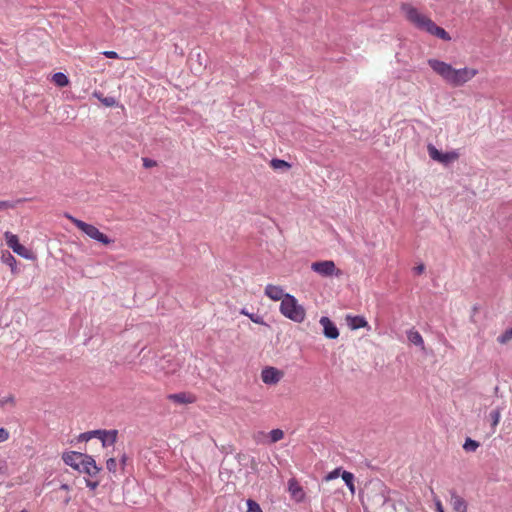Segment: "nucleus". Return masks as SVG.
Returning a JSON list of instances; mask_svg holds the SVG:
<instances>
[{
    "label": "nucleus",
    "mask_w": 512,
    "mask_h": 512,
    "mask_svg": "<svg viewBox=\"0 0 512 512\" xmlns=\"http://www.w3.org/2000/svg\"><path fill=\"white\" fill-rule=\"evenodd\" d=\"M428 64L435 73L453 87L463 86L478 74V70L474 68L455 69L450 64L437 59H429Z\"/></svg>",
    "instance_id": "f257e3e1"
},
{
    "label": "nucleus",
    "mask_w": 512,
    "mask_h": 512,
    "mask_svg": "<svg viewBox=\"0 0 512 512\" xmlns=\"http://www.w3.org/2000/svg\"><path fill=\"white\" fill-rule=\"evenodd\" d=\"M401 10L405 14L406 18L418 29L424 30L445 41H449L451 39L449 34L443 28L437 26L430 18L421 14L412 5L403 3L401 5Z\"/></svg>",
    "instance_id": "f03ea898"
},
{
    "label": "nucleus",
    "mask_w": 512,
    "mask_h": 512,
    "mask_svg": "<svg viewBox=\"0 0 512 512\" xmlns=\"http://www.w3.org/2000/svg\"><path fill=\"white\" fill-rule=\"evenodd\" d=\"M280 312L286 318L296 322L302 323L306 316V311L302 305L298 303V300L290 294H286L280 304Z\"/></svg>",
    "instance_id": "7ed1b4c3"
},
{
    "label": "nucleus",
    "mask_w": 512,
    "mask_h": 512,
    "mask_svg": "<svg viewBox=\"0 0 512 512\" xmlns=\"http://www.w3.org/2000/svg\"><path fill=\"white\" fill-rule=\"evenodd\" d=\"M66 217L79 229L81 230L85 235H87L89 238L103 244V245H109L113 243V240L110 239L107 235L102 233L97 227H95L92 224H88L82 220H79L71 215H66Z\"/></svg>",
    "instance_id": "20e7f679"
},
{
    "label": "nucleus",
    "mask_w": 512,
    "mask_h": 512,
    "mask_svg": "<svg viewBox=\"0 0 512 512\" xmlns=\"http://www.w3.org/2000/svg\"><path fill=\"white\" fill-rule=\"evenodd\" d=\"M311 269L322 277H339L342 275V271L338 269L335 263L331 260L313 262L311 264Z\"/></svg>",
    "instance_id": "39448f33"
},
{
    "label": "nucleus",
    "mask_w": 512,
    "mask_h": 512,
    "mask_svg": "<svg viewBox=\"0 0 512 512\" xmlns=\"http://www.w3.org/2000/svg\"><path fill=\"white\" fill-rule=\"evenodd\" d=\"M93 438L101 441L103 447H109L116 443L118 431L117 430H92Z\"/></svg>",
    "instance_id": "423d86ee"
},
{
    "label": "nucleus",
    "mask_w": 512,
    "mask_h": 512,
    "mask_svg": "<svg viewBox=\"0 0 512 512\" xmlns=\"http://www.w3.org/2000/svg\"><path fill=\"white\" fill-rule=\"evenodd\" d=\"M86 456H87V454H84L81 452L70 451V452H65L62 455V459L66 465H69L73 469L79 471Z\"/></svg>",
    "instance_id": "0eeeda50"
},
{
    "label": "nucleus",
    "mask_w": 512,
    "mask_h": 512,
    "mask_svg": "<svg viewBox=\"0 0 512 512\" xmlns=\"http://www.w3.org/2000/svg\"><path fill=\"white\" fill-rule=\"evenodd\" d=\"M283 377V372L274 367H266L261 372V379L267 385L277 384Z\"/></svg>",
    "instance_id": "6e6552de"
},
{
    "label": "nucleus",
    "mask_w": 512,
    "mask_h": 512,
    "mask_svg": "<svg viewBox=\"0 0 512 512\" xmlns=\"http://www.w3.org/2000/svg\"><path fill=\"white\" fill-rule=\"evenodd\" d=\"M319 323L323 327V334L326 338L337 339L339 337V330L330 318L322 316Z\"/></svg>",
    "instance_id": "1a4fd4ad"
},
{
    "label": "nucleus",
    "mask_w": 512,
    "mask_h": 512,
    "mask_svg": "<svg viewBox=\"0 0 512 512\" xmlns=\"http://www.w3.org/2000/svg\"><path fill=\"white\" fill-rule=\"evenodd\" d=\"M100 471L101 467L97 466L95 460L90 455L85 457L84 462L79 469V472L85 473L91 478L96 477Z\"/></svg>",
    "instance_id": "9d476101"
},
{
    "label": "nucleus",
    "mask_w": 512,
    "mask_h": 512,
    "mask_svg": "<svg viewBox=\"0 0 512 512\" xmlns=\"http://www.w3.org/2000/svg\"><path fill=\"white\" fill-rule=\"evenodd\" d=\"M450 504L455 512H467V502L460 497L457 492L452 489L450 490Z\"/></svg>",
    "instance_id": "9b49d317"
},
{
    "label": "nucleus",
    "mask_w": 512,
    "mask_h": 512,
    "mask_svg": "<svg viewBox=\"0 0 512 512\" xmlns=\"http://www.w3.org/2000/svg\"><path fill=\"white\" fill-rule=\"evenodd\" d=\"M286 294L280 286L268 284L265 287V295L274 301H282Z\"/></svg>",
    "instance_id": "f8f14e48"
},
{
    "label": "nucleus",
    "mask_w": 512,
    "mask_h": 512,
    "mask_svg": "<svg viewBox=\"0 0 512 512\" xmlns=\"http://www.w3.org/2000/svg\"><path fill=\"white\" fill-rule=\"evenodd\" d=\"M346 322H347V325L352 330H356V329H360V328H364V327L368 326V322L362 316L347 315Z\"/></svg>",
    "instance_id": "ddd939ff"
},
{
    "label": "nucleus",
    "mask_w": 512,
    "mask_h": 512,
    "mask_svg": "<svg viewBox=\"0 0 512 512\" xmlns=\"http://www.w3.org/2000/svg\"><path fill=\"white\" fill-rule=\"evenodd\" d=\"M1 261L11 268L13 274L17 273V260L9 251H2Z\"/></svg>",
    "instance_id": "4468645a"
},
{
    "label": "nucleus",
    "mask_w": 512,
    "mask_h": 512,
    "mask_svg": "<svg viewBox=\"0 0 512 512\" xmlns=\"http://www.w3.org/2000/svg\"><path fill=\"white\" fill-rule=\"evenodd\" d=\"M289 492L291 493V496L296 500V501H302L305 494L302 490V488L298 485V483L295 481V480H290L289 481Z\"/></svg>",
    "instance_id": "2eb2a0df"
},
{
    "label": "nucleus",
    "mask_w": 512,
    "mask_h": 512,
    "mask_svg": "<svg viewBox=\"0 0 512 512\" xmlns=\"http://www.w3.org/2000/svg\"><path fill=\"white\" fill-rule=\"evenodd\" d=\"M373 489L377 492L375 495V502L381 505H384L387 501V497L385 495V486L381 482H377L373 485Z\"/></svg>",
    "instance_id": "dca6fc26"
},
{
    "label": "nucleus",
    "mask_w": 512,
    "mask_h": 512,
    "mask_svg": "<svg viewBox=\"0 0 512 512\" xmlns=\"http://www.w3.org/2000/svg\"><path fill=\"white\" fill-rule=\"evenodd\" d=\"M407 338L410 343L420 347L422 350L425 349L424 340L421 334L416 330H409L407 332Z\"/></svg>",
    "instance_id": "f3484780"
},
{
    "label": "nucleus",
    "mask_w": 512,
    "mask_h": 512,
    "mask_svg": "<svg viewBox=\"0 0 512 512\" xmlns=\"http://www.w3.org/2000/svg\"><path fill=\"white\" fill-rule=\"evenodd\" d=\"M169 399L179 404H187L194 402L195 397L187 393H176L169 395Z\"/></svg>",
    "instance_id": "a211bd4d"
},
{
    "label": "nucleus",
    "mask_w": 512,
    "mask_h": 512,
    "mask_svg": "<svg viewBox=\"0 0 512 512\" xmlns=\"http://www.w3.org/2000/svg\"><path fill=\"white\" fill-rule=\"evenodd\" d=\"M343 481L352 494L355 493L354 475L351 472L343 471L341 474Z\"/></svg>",
    "instance_id": "6ab92c4d"
},
{
    "label": "nucleus",
    "mask_w": 512,
    "mask_h": 512,
    "mask_svg": "<svg viewBox=\"0 0 512 512\" xmlns=\"http://www.w3.org/2000/svg\"><path fill=\"white\" fill-rule=\"evenodd\" d=\"M13 252L28 260H33L35 258L33 252L26 248L25 246H23L22 244L17 246L16 249L13 250Z\"/></svg>",
    "instance_id": "aec40b11"
},
{
    "label": "nucleus",
    "mask_w": 512,
    "mask_h": 512,
    "mask_svg": "<svg viewBox=\"0 0 512 512\" xmlns=\"http://www.w3.org/2000/svg\"><path fill=\"white\" fill-rule=\"evenodd\" d=\"M4 237L6 240V244L12 250H15L16 247L20 245L17 235L7 231L5 232Z\"/></svg>",
    "instance_id": "412c9836"
},
{
    "label": "nucleus",
    "mask_w": 512,
    "mask_h": 512,
    "mask_svg": "<svg viewBox=\"0 0 512 512\" xmlns=\"http://www.w3.org/2000/svg\"><path fill=\"white\" fill-rule=\"evenodd\" d=\"M52 80L59 87H65L69 84L68 77L62 72L55 73L52 77Z\"/></svg>",
    "instance_id": "4be33fe9"
},
{
    "label": "nucleus",
    "mask_w": 512,
    "mask_h": 512,
    "mask_svg": "<svg viewBox=\"0 0 512 512\" xmlns=\"http://www.w3.org/2000/svg\"><path fill=\"white\" fill-rule=\"evenodd\" d=\"M94 96L106 107H114L117 105V101L114 97H104L101 93H94Z\"/></svg>",
    "instance_id": "5701e85b"
},
{
    "label": "nucleus",
    "mask_w": 512,
    "mask_h": 512,
    "mask_svg": "<svg viewBox=\"0 0 512 512\" xmlns=\"http://www.w3.org/2000/svg\"><path fill=\"white\" fill-rule=\"evenodd\" d=\"M459 157V154L456 151L442 153V157L439 163L444 165H448L449 163L455 161Z\"/></svg>",
    "instance_id": "b1692460"
},
{
    "label": "nucleus",
    "mask_w": 512,
    "mask_h": 512,
    "mask_svg": "<svg viewBox=\"0 0 512 512\" xmlns=\"http://www.w3.org/2000/svg\"><path fill=\"white\" fill-rule=\"evenodd\" d=\"M427 151L432 160L437 162L440 161L442 157V152H440L433 144H428Z\"/></svg>",
    "instance_id": "393cba45"
},
{
    "label": "nucleus",
    "mask_w": 512,
    "mask_h": 512,
    "mask_svg": "<svg viewBox=\"0 0 512 512\" xmlns=\"http://www.w3.org/2000/svg\"><path fill=\"white\" fill-rule=\"evenodd\" d=\"M512 340V327L504 331L501 335L497 337L498 343L505 345Z\"/></svg>",
    "instance_id": "a878e982"
},
{
    "label": "nucleus",
    "mask_w": 512,
    "mask_h": 512,
    "mask_svg": "<svg viewBox=\"0 0 512 512\" xmlns=\"http://www.w3.org/2000/svg\"><path fill=\"white\" fill-rule=\"evenodd\" d=\"M269 437H270V443H276L278 441H280L281 439H283L284 437V432L283 430L281 429H273L269 432Z\"/></svg>",
    "instance_id": "bb28decb"
},
{
    "label": "nucleus",
    "mask_w": 512,
    "mask_h": 512,
    "mask_svg": "<svg viewBox=\"0 0 512 512\" xmlns=\"http://www.w3.org/2000/svg\"><path fill=\"white\" fill-rule=\"evenodd\" d=\"M479 447V443L471 438H467L464 442L463 448L467 452H473Z\"/></svg>",
    "instance_id": "cd10ccee"
},
{
    "label": "nucleus",
    "mask_w": 512,
    "mask_h": 512,
    "mask_svg": "<svg viewBox=\"0 0 512 512\" xmlns=\"http://www.w3.org/2000/svg\"><path fill=\"white\" fill-rule=\"evenodd\" d=\"M271 167L274 169H288L290 168V164L284 160L281 159H272L271 160Z\"/></svg>",
    "instance_id": "c85d7f7f"
},
{
    "label": "nucleus",
    "mask_w": 512,
    "mask_h": 512,
    "mask_svg": "<svg viewBox=\"0 0 512 512\" xmlns=\"http://www.w3.org/2000/svg\"><path fill=\"white\" fill-rule=\"evenodd\" d=\"M241 313L246 315V316H248L251 319V321H253L256 324H261V325L265 324L264 320H263V317L258 315V314L248 313L246 311V309H242Z\"/></svg>",
    "instance_id": "c756f323"
},
{
    "label": "nucleus",
    "mask_w": 512,
    "mask_h": 512,
    "mask_svg": "<svg viewBox=\"0 0 512 512\" xmlns=\"http://www.w3.org/2000/svg\"><path fill=\"white\" fill-rule=\"evenodd\" d=\"M106 468L110 473L116 475L117 468H118V463H117L116 459L113 457L108 458L106 461Z\"/></svg>",
    "instance_id": "7c9ffc66"
},
{
    "label": "nucleus",
    "mask_w": 512,
    "mask_h": 512,
    "mask_svg": "<svg viewBox=\"0 0 512 512\" xmlns=\"http://www.w3.org/2000/svg\"><path fill=\"white\" fill-rule=\"evenodd\" d=\"M15 397L13 395L4 396L0 399V406L5 407L6 405H14Z\"/></svg>",
    "instance_id": "2f4dec72"
},
{
    "label": "nucleus",
    "mask_w": 512,
    "mask_h": 512,
    "mask_svg": "<svg viewBox=\"0 0 512 512\" xmlns=\"http://www.w3.org/2000/svg\"><path fill=\"white\" fill-rule=\"evenodd\" d=\"M247 506H248L247 512H262L259 504L251 499H249L247 501Z\"/></svg>",
    "instance_id": "473e14b6"
},
{
    "label": "nucleus",
    "mask_w": 512,
    "mask_h": 512,
    "mask_svg": "<svg viewBox=\"0 0 512 512\" xmlns=\"http://www.w3.org/2000/svg\"><path fill=\"white\" fill-rule=\"evenodd\" d=\"M490 418L492 420V425L496 426L499 423L500 420V410L494 409L490 412Z\"/></svg>",
    "instance_id": "72a5a7b5"
},
{
    "label": "nucleus",
    "mask_w": 512,
    "mask_h": 512,
    "mask_svg": "<svg viewBox=\"0 0 512 512\" xmlns=\"http://www.w3.org/2000/svg\"><path fill=\"white\" fill-rule=\"evenodd\" d=\"M340 470H341L340 468H336V469H334L333 471H331V472H330V473L325 477V479H326L327 481H330V480H333V479L338 478V477H339V475H340Z\"/></svg>",
    "instance_id": "f704fd0d"
},
{
    "label": "nucleus",
    "mask_w": 512,
    "mask_h": 512,
    "mask_svg": "<svg viewBox=\"0 0 512 512\" xmlns=\"http://www.w3.org/2000/svg\"><path fill=\"white\" fill-rule=\"evenodd\" d=\"M85 483L90 490H95L99 486L98 480L85 479Z\"/></svg>",
    "instance_id": "c9c22d12"
},
{
    "label": "nucleus",
    "mask_w": 512,
    "mask_h": 512,
    "mask_svg": "<svg viewBox=\"0 0 512 512\" xmlns=\"http://www.w3.org/2000/svg\"><path fill=\"white\" fill-rule=\"evenodd\" d=\"M92 438H93L92 431H88V432H84V433L80 434L79 438H78V441H80V442H82V441H89Z\"/></svg>",
    "instance_id": "e433bc0d"
},
{
    "label": "nucleus",
    "mask_w": 512,
    "mask_h": 512,
    "mask_svg": "<svg viewBox=\"0 0 512 512\" xmlns=\"http://www.w3.org/2000/svg\"><path fill=\"white\" fill-rule=\"evenodd\" d=\"M433 501H434V504H435L437 512H445L444 509H443L441 500L437 496L433 497Z\"/></svg>",
    "instance_id": "4c0bfd02"
},
{
    "label": "nucleus",
    "mask_w": 512,
    "mask_h": 512,
    "mask_svg": "<svg viewBox=\"0 0 512 512\" xmlns=\"http://www.w3.org/2000/svg\"><path fill=\"white\" fill-rule=\"evenodd\" d=\"M8 471V464L6 460H0V475H5Z\"/></svg>",
    "instance_id": "58836bf2"
},
{
    "label": "nucleus",
    "mask_w": 512,
    "mask_h": 512,
    "mask_svg": "<svg viewBox=\"0 0 512 512\" xmlns=\"http://www.w3.org/2000/svg\"><path fill=\"white\" fill-rule=\"evenodd\" d=\"M14 205L9 201H0V211L6 210L8 208H13Z\"/></svg>",
    "instance_id": "ea45409f"
},
{
    "label": "nucleus",
    "mask_w": 512,
    "mask_h": 512,
    "mask_svg": "<svg viewBox=\"0 0 512 512\" xmlns=\"http://www.w3.org/2000/svg\"><path fill=\"white\" fill-rule=\"evenodd\" d=\"M143 165L146 168H151L156 165V162L152 159L143 158Z\"/></svg>",
    "instance_id": "a19ab883"
},
{
    "label": "nucleus",
    "mask_w": 512,
    "mask_h": 512,
    "mask_svg": "<svg viewBox=\"0 0 512 512\" xmlns=\"http://www.w3.org/2000/svg\"><path fill=\"white\" fill-rule=\"evenodd\" d=\"M9 437V433L6 429L0 428V442L7 440Z\"/></svg>",
    "instance_id": "79ce46f5"
},
{
    "label": "nucleus",
    "mask_w": 512,
    "mask_h": 512,
    "mask_svg": "<svg viewBox=\"0 0 512 512\" xmlns=\"http://www.w3.org/2000/svg\"><path fill=\"white\" fill-rule=\"evenodd\" d=\"M103 54L107 57V58H111V59H116L118 58V54L115 52V51H104Z\"/></svg>",
    "instance_id": "37998d69"
},
{
    "label": "nucleus",
    "mask_w": 512,
    "mask_h": 512,
    "mask_svg": "<svg viewBox=\"0 0 512 512\" xmlns=\"http://www.w3.org/2000/svg\"><path fill=\"white\" fill-rule=\"evenodd\" d=\"M424 270H425V266H424V264H419V265H417V266L414 268V272H415L416 274H422V273L424 272Z\"/></svg>",
    "instance_id": "c03bdc74"
},
{
    "label": "nucleus",
    "mask_w": 512,
    "mask_h": 512,
    "mask_svg": "<svg viewBox=\"0 0 512 512\" xmlns=\"http://www.w3.org/2000/svg\"><path fill=\"white\" fill-rule=\"evenodd\" d=\"M127 460H128L127 455H126L125 453H124V454H122V455H121V457H120V464H121L122 469H123V468H124V466L126 465Z\"/></svg>",
    "instance_id": "a18cd8bd"
},
{
    "label": "nucleus",
    "mask_w": 512,
    "mask_h": 512,
    "mask_svg": "<svg viewBox=\"0 0 512 512\" xmlns=\"http://www.w3.org/2000/svg\"><path fill=\"white\" fill-rule=\"evenodd\" d=\"M71 501V496L69 494H67L64 499H63V503L64 505H68Z\"/></svg>",
    "instance_id": "49530a36"
},
{
    "label": "nucleus",
    "mask_w": 512,
    "mask_h": 512,
    "mask_svg": "<svg viewBox=\"0 0 512 512\" xmlns=\"http://www.w3.org/2000/svg\"><path fill=\"white\" fill-rule=\"evenodd\" d=\"M60 489H61V490H65V491H69V490H70V487H69V485H67V484H62V485L60 486Z\"/></svg>",
    "instance_id": "de8ad7c7"
},
{
    "label": "nucleus",
    "mask_w": 512,
    "mask_h": 512,
    "mask_svg": "<svg viewBox=\"0 0 512 512\" xmlns=\"http://www.w3.org/2000/svg\"><path fill=\"white\" fill-rule=\"evenodd\" d=\"M20 512H27L26 510H21Z\"/></svg>",
    "instance_id": "09e8293b"
}]
</instances>
